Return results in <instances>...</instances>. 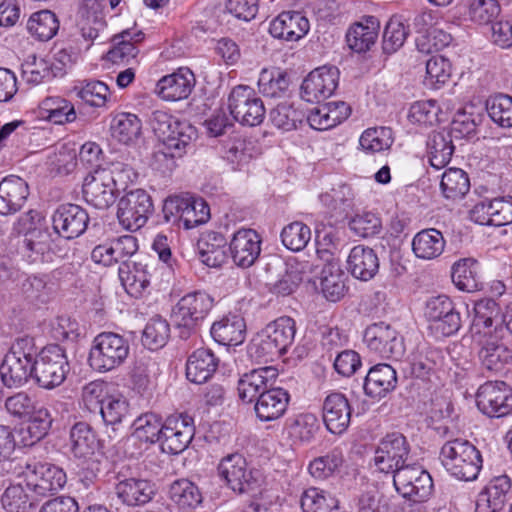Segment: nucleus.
<instances>
[{"label": "nucleus", "mask_w": 512, "mask_h": 512, "mask_svg": "<svg viewBox=\"0 0 512 512\" xmlns=\"http://www.w3.org/2000/svg\"><path fill=\"white\" fill-rule=\"evenodd\" d=\"M440 460L451 476L462 481L475 480L483 465L479 449L462 438L446 441L440 450Z\"/></svg>", "instance_id": "nucleus-1"}, {"label": "nucleus", "mask_w": 512, "mask_h": 512, "mask_svg": "<svg viewBox=\"0 0 512 512\" xmlns=\"http://www.w3.org/2000/svg\"><path fill=\"white\" fill-rule=\"evenodd\" d=\"M35 341L29 336L16 338L0 365V376L8 388H18L33 379Z\"/></svg>", "instance_id": "nucleus-2"}, {"label": "nucleus", "mask_w": 512, "mask_h": 512, "mask_svg": "<svg viewBox=\"0 0 512 512\" xmlns=\"http://www.w3.org/2000/svg\"><path fill=\"white\" fill-rule=\"evenodd\" d=\"M214 298L205 290H195L181 297L171 312V321L179 337L188 339L208 316L214 306Z\"/></svg>", "instance_id": "nucleus-3"}, {"label": "nucleus", "mask_w": 512, "mask_h": 512, "mask_svg": "<svg viewBox=\"0 0 512 512\" xmlns=\"http://www.w3.org/2000/svg\"><path fill=\"white\" fill-rule=\"evenodd\" d=\"M14 473L24 479L30 491L41 497L54 494L64 487L67 480L62 468L36 458L19 461L14 467Z\"/></svg>", "instance_id": "nucleus-4"}, {"label": "nucleus", "mask_w": 512, "mask_h": 512, "mask_svg": "<svg viewBox=\"0 0 512 512\" xmlns=\"http://www.w3.org/2000/svg\"><path fill=\"white\" fill-rule=\"evenodd\" d=\"M151 125L161 143L181 157L193 147V142L197 139L194 126L163 111L153 113Z\"/></svg>", "instance_id": "nucleus-5"}, {"label": "nucleus", "mask_w": 512, "mask_h": 512, "mask_svg": "<svg viewBox=\"0 0 512 512\" xmlns=\"http://www.w3.org/2000/svg\"><path fill=\"white\" fill-rule=\"evenodd\" d=\"M35 383L47 390L60 386L70 372V364L65 349L58 344H50L38 351L35 346Z\"/></svg>", "instance_id": "nucleus-6"}, {"label": "nucleus", "mask_w": 512, "mask_h": 512, "mask_svg": "<svg viewBox=\"0 0 512 512\" xmlns=\"http://www.w3.org/2000/svg\"><path fill=\"white\" fill-rule=\"evenodd\" d=\"M129 353L127 338L114 332H102L92 342L88 361L94 370L104 373L120 367Z\"/></svg>", "instance_id": "nucleus-7"}, {"label": "nucleus", "mask_w": 512, "mask_h": 512, "mask_svg": "<svg viewBox=\"0 0 512 512\" xmlns=\"http://www.w3.org/2000/svg\"><path fill=\"white\" fill-rule=\"evenodd\" d=\"M218 473L227 487L239 495L253 496L260 491V472L250 467L240 453H232L222 458L218 465Z\"/></svg>", "instance_id": "nucleus-8"}, {"label": "nucleus", "mask_w": 512, "mask_h": 512, "mask_svg": "<svg viewBox=\"0 0 512 512\" xmlns=\"http://www.w3.org/2000/svg\"><path fill=\"white\" fill-rule=\"evenodd\" d=\"M424 316L429 323L428 329L436 338L457 334L463 324L460 310L444 294L432 296L426 301Z\"/></svg>", "instance_id": "nucleus-9"}, {"label": "nucleus", "mask_w": 512, "mask_h": 512, "mask_svg": "<svg viewBox=\"0 0 512 512\" xmlns=\"http://www.w3.org/2000/svg\"><path fill=\"white\" fill-rule=\"evenodd\" d=\"M363 341L370 352L383 359L400 360L405 354L403 336L391 324L384 321L367 326Z\"/></svg>", "instance_id": "nucleus-10"}, {"label": "nucleus", "mask_w": 512, "mask_h": 512, "mask_svg": "<svg viewBox=\"0 0 512 512\" xmlns=\"http://www.w3.org/2000/svg\"><path fill=\"white\" fill-rule=\"evenodd\" d=\"M228 109L235 121L250 127L260 125L266 114L262 99L247 85H238L231 90Z\"/></svg>", "instance_id": "nucleus-11"}, {"label": "nucleus", "mask_w": 512, "mask_h": 512, "mask_svg": "<svg viewBox=\"0 0 512 512\" xmlns=\"http://www.w3.org/2000/svg\"><path fill=\"white\" fill-rule=\"evenodd\" d=\"M410 443L400 432L388 433L383 437L375 451L374 462L379 471L395 475L408 466Z\"/></svg>", "instance_id": "nucleus-12"}, {"label": "nucleus", "mask_w": 512, "mask_h": 512, "mask_svg": "<svg viewBox=\"0 0 512 512\" xmlns=\"http://www.w3.org/2000/svg\"><path fill=\"white\" fill-rule=\"evenodd\" d=\"M153 209L150 195L143 189H135L120 198L117 218L125 229L136 231L146 224Z\"/></svg>", "instance_id": "nucleus-13"}, {"label": "nucleus", "mask_w": 512, "mask_h": 512, "mask_svg": "<svg viewBox=\"0 0 512 512\" xmlns=\"http://www.w3.org/2000/svg\"><path fill=\"white\" fill-rule=\"evenodd\" d=\"M479 411L490 418H501L512 412V388L504 381H487L476 392Z\"/></svg>", "instance_id": "nucleus-14"}, {"label": "nucleus", "mask_w": 512, "mask_h": 512, "mask_svg": "<svg viewBox=\"0 0 512 512\" xmlns=\"http://www.w3.org/2000/svg\"><path fill=\"white\" fill-rule=\"evenodd\" d=\"M339 75V69L333 65L314 69L301 84V98L309 103H320L329 98L338 87Z\"/></svg>", "instance_id": "nucleus-15"}, {"label": "nucleus", "mask_w": 512, "mask_h": 512, "mask_svg": "<svg viewBox=\"0 0 512 512\" xmlns=\"http://www.w3.org/2000/svg\"><path fill=\"white\" fill-rule=\"evenodd\" d=\"M195 434L194 419L188 414H173L163 423L160 446L163 452L179 454L191 443Z\"/></svg>", "instance_id": "nucleus-16"}, {"label": "nucleus", "mask_w": 512, "mask_h": 512, "mask_svg": "<svg viewBox=\"0 0 512 512\" xmlns=\"http://www.w3.org/2000/svg\"><path fill=\"white\" fill-rule=\"evenodd\" d=\"M396 490L410 500H428L434 483L430 473L421 466L408 465L393 475Z\"/></svg>", "instance_id": "nucleus-17"}, {"label": "nucleus", "mask_w": 512, "mask_h": 512, "mask_svg": "<svg viewBox=\"0 0 512 512\" xmlns=\"http://www.w3.org/2000/svg\"><path fill=\"white\" fill-rule=\"evenodd\" d=\"M469 217L473 222L486 226L512 224V196L481 198L470 209Z\"/></svg>", "instance_id": "nucleus-18"}, {"label": "nucleus", "mask_w": 512, "mask_h": 512, "mask_svg": "<svg viewBox=\"0 0 512 512\" xmlns=\"http://www.w3.org/2000/svg\"><path fill=\"white\" fill-rule=\"evenodd\" d=\"M279 371L274 366H264L244 373L238 380V396L244 403H254L275 383Z\"/></svg>", "instance_id": "nucleus-19"}, {"label": "nucleus", "mask_w": 512, "mask_h": 512, "mask_svg": "<svg viewBox=\"0 0 512 512\" xmlns=\"http://www.w3.org/2000/svg\"><path fill=\"white\" fill-rule=\"evenodd\" d=\"M287 53L273 55V64L263 68L258 78L259 91L266 97L284 98L288 92Z\"/></svg>", "instance_id": "nucleus-20"}, {"label": "nucleus", "mask_w": 512, "mask_h": 512, "mask_svg": "<svg viewBox=\"0 0 512 512\" xmlns=\"http://www.w3.org/2000/svg\"><path fill=\"white\" fill-rule=\"evenodd\" d=\"M54 231L65 239H75L87 229L89 215L76 204L60 205L52 216Z\"/></svg>", "instance_id": "nucleus-21"}, {"label": "nucleus", "mask_w": 512, "mask_h": 512, "mask_svg": "<svg viewBox=\"0 0 512 512\" xmlns=\"http://www.w3.org/2000/svg\"><path fill=\"white\" fill-rule=\"evenodd\" d=\"M111 177L105 169H95L84 180L85 200L97 209H106L115 201L117 188Z\"/></svg>", "instance_id": "nucleus-22"}, {"label": "nucleus", "mask_w": 512, "mask_h": 512, "mask_svg": "<svg viewBox=\"0 0 512 512\" xmlns=\"http://www.w3.org/2000/svg\"><path fill=\"white\" fill-rule=\"evenodd\" d=\"M261 236L253 229H239L229 243L233 263L241 268L251 267L261 253Z\"/></svg>", "instance_id": "nucleus-23"}, {"label": "nucleus", "mask_w": 512, "mask_h": 512, "mask_svg": "<svg viewBox=\"0 0 512 512\" xmlns=\"http://www.w3.org/2000/svg\"><path fill=\"white\" fill-rule=\"evenodd\" d=\"M323 422L332 434H342L349 427L352 408L345 394L334 391L326 396L322 406Z\"/></svg>", "instance_id": "nucleus-24"}, {"label": "nucleus", "mask_w": 512, "mask_h": 512, "mask_svg": "<svg viewBox=\"0 0 512 512\" xmlns=\"http://www.w3.org/2000/svg\"><path fill=\"white\" fill-rule=\"evenodd\" d=\"M195 86V76L187 68H179L176 72L163 76L156 85L157 94L166 101H180L188 98Z\"/></svg>", "instance_id": "nucleus-25"}, {"label": "nucleus", "mask_w": 512, "mask_h": 512, "mask_svg": "<svg viewBox=\"0 0 512 512\" xmlns=\"http://www.w3.org/2000/svg\"><path fill=\"white\" fill-rule=\"evenodd\" d=\"M380 30V22L372 15L363 16L358 22L348 28L345 39L353 52L362 54L369 51L375 45Z\"/></svg>", "instance_id": "nucleus-26"}, {"label": "nucleus", "mask_w": 512, "mask_h": 512, "mask_svg": "<svg viewBox=\"0 0 512 512\" xmlns=\"http://www.w3.org/2000/svg\"><path fill=\"white\" fill-rule=\"evenodd\" d=\"M29 196L27 182L19 176L9 175L0 181V215L17 213L25 205Z\"/></svg>", "instance_id": "nucleus-27"}, {"label": "nucleus", "mask_w": 512, "mask_h": 512, "mask_svg": "<svg viewBox=\"0 0 512 512\" xmlns=\"http://www.w3.org/2000/svg\"><path fill=\"white\" fill-rule=\"evenodd\" d=\"M510 492V477L506 474L494 476L478 495L476 510L478 512H499L509 500Z\"/></svg>", "instance_id": "nucleus-28"}, {"label": "nucleus", "mask_w": 512, "mask_h": 512, "mask_svg": "<svg viewBox=\"0 0 512 512\" xmlns=\"http://www.w3.org/2000/svg\"><path fill=\"white\" fill-rule=\"evenodd\" d=\"M396 370L389 364H377L371 367L363 381L366 396L380 400L397 387Z\"/></svg>", "instance_id": "nucleus-29"}, {"label": "nucleus", "mask_w": 512, "mask_h": 512, "mask_svg": "<svg viewBox=\"0 0 512 512\" xmlns=\"http://www.w3.org/2000/svg\"><path fill=\"white\" fill-rule=\"evenodd\" d=\"M379 267V258L374 249L359 244L350 250L347 269L355 279L369 281L377 275Z\"/></svg>", "instance_id": "nucleus-30"}, {"label": "nucleus", "mask_w": 512, "mask_h": 512, "mask_svg": "<svg viewBox=\"0 0 512 512\" xmlns=\"http://www.w3.org/2000/svg\"><path fill=\"white\" fill-rule=\"evenodd\" d=\"M119 279L125 291L135 297H140L150 284L148 264L142 259L123 262L118 269Z\"/></svg>", "instance_id": "nucleus-31"}, {"label": "nucleus", "mask_w": 512, "mask_h": 512, "mask_svg": "<svg viewBox=\"0 0 512 512\" xmlns=\"http://www.w3.org/2000/svg\"><path fill=\"white\" fill-rule=\"evenodd\" d=\"M215 342L223 346H237L245 340L246 324L238 314H228L215 321L210 329Z\"/></svg>", "instance_id": "nucleus-32"}, {"label": "nucleus", "mask_w": 512, "mask_h": 512, "mask_svg": "<svg viewBox=\"0 0 512 512\" xmlns=\"http://www.w3.org/2000/svg\"><path fill=\"white\" fill-rule=\"evenodd\" d=\"M144 39L140 30L125 29L112 37L113 46L106 54V59L113 64L129 63L138 53L137 45Z\"/></svg>", "instance_id": "nucleus-33"}, {"label": "nucleus", "mask_w": 512, "mask_h": 512, "mask_svg": "<svg viewBox=\"0 0 512 512\" xmlns=\"http://www.w3.org/2000/svg\"><path fill=\"white\" fill-rule=\"evenodd\" d=\"M481 367L492 373H507L512 370V349L502 343L485 342L478 351Z\"/></svg>", "instance_id": "nucleus-34"}, {"label": "nucleus", "mask_w": 512, "mask_h": 512, "mask_svg": "<svg viewBox=\"0 0 512 512\" xmlns=\"http://www.w3.org/2000/svg\"><path fill=\"white\" fill-rule=\"evenodd\" d=\"M219 359L208 348L195 350L186 362V377L190 382L202 384L208 381L215 373Z\"/></svg>", "instance_id": "nucleus-35"}, {"label": "nucleus", "mask_w": 512, "mask_h": 512, "mask_svg": "<svg viewBox=\"0 0 512 512\" xmlns=\"http://www.w3.org/2000/svg\"><path fill=\"white\" fill-rule=\"evenodd\" d=\"M71 452L74 457L87 461L100 450L96 433L85 422L74 424L70 430Z\"/></svg>", "instance_id": "nucleus-36"}, {"label": "nucleus", "mask_w": 512, "mask_h": 512, "mask_svg": "<svg viewBox=\"0 0 512 512\" xmlns=\"http://www.w3.org/2000/svg\"><path fill=\"white\" fill-rule=\"evenodd\" d=\"M115 494L127 506H140L152 499L155 489L148 480L129 478L116 484Z\"/></svg>", "instance_id": "nucleus-37"}, {"label": "nucleus", "mask_w": 512, "mask_h": 512, "mask_svg": "<svg viewBox=\"0 0 512 512\" xmlns=\"http://www.w3.org/2000/svg\"><path fill=\"white\" fill-rule=\"evenodd\" d=\"M455 151L452 136L446 131H433L426 141V152L431 167L440 170L451 161Z\"/></svg>", "instance_id": "nucleus-38"}, {"label": "nucleus", "mask_w": 512, "mask_h": 512, "mask_svg": "<svg viewBox=\"0 0 512 512\" xmlns=\"http://www.w3.org/2000/svg\"><path fill=\"white\" fill-rule=\"evenodd\" d=\"M199 256L203 264L219 268L228 261L227 240L222 233L209 232L198 243Z\"/></svg>", "instance_id": "nucleus-39"}, {"label": "nucleus", "mask_w": 512, "mask_h": 512, "mask_svg": "<svg viewBox=\"0 0 512 512\" xmlns=\"http://www.w3.org/2000/svg\"><path fill=\"white\" fill-rule=\"evenodd\" d=\"M254 405L257 417L261 421H272L281 417L288 407V392L283 388L270 387Z\"/></svg>", "instance_id": "nucleus-40"}, {"label": "nucleus", "mask_w": 512, "mask_h": 512, "mask_svg": "<svg viewBox=\"0 0 512 512\" xmlns=\"http://www.w3.org/2000/svg\"><path fill=\"white\" fill-rule=\"evenodd\" d=\"M443 352L435 347L418 348L410 360L411 374L415 378L430 380L432 375L443 366Z\"/></svg>", "instance_id": "nucleus-41"}, {"label": "nucleus", "mask_w": 512, "mask_h": 512, "mask_svg": "<svg viewBox=\"0 0 512 512\" xmlns=\"http://www.w3.org/2000/svg\"><path fill=\"white\" fill-rule=\"evenodd\" d=\"M345 458L343 451L335 447L325 455L312 459L307 467L309 475L316 481H325L335 478L341 473Z\"/></svg>", "instance_id": "nucleus-42"}, {"label": "nucleus", "mask_w": 512, "mask_h": 512, "mask_svg": "<svg viewBox=\"0 0 512 512\" xmlns=\"http://www.w3.org/2000/svg\"><path fill=\"white\" fill-rule=\"evenodd\" d=\"M451 278L460 291L472 293L482 289L479 262L474 258H462L456 261L451 269Z\"/></svg>", "instance_id": "nucleus-43"}, {"label": "nucleus", "mask_w": 512, "mask_h": 512, "mask_svg": "<svg viewBox=\"0 0 512 512\" xmlns=\"http://www.w3.org/2000/svg\"><path fill=\"white\" fill-rule=\"evenodd\" d=\"M168 496L171 502L182 511L195 510L203 500L198 486L186 478L173 481L169 487Z\"/></svg>", "instance_id": "nucleus-44"}, {"label": "nucleus", "mask_w": 512, "mask_h": 512, "mask_svg": "<svg viewBox=\"0 0 512 512\" xmlns=\"http://www.w3.org/2000/svg\"><path fill=\"white\" fill-rule=\"evenodd\" d=\"M446 241L441 231L427 228L418 232L412 240V250L416 257L431 260L439 257L445 248Z\"/></svg>", "instance_id": "nucleus-45"}, {"label": "nucleus", "mask_w": 512, "mask_h": 512, "mask_svg": "<svg viewBox=\"0 0 512 512\" xmlns=\"http://www.w3.org/2000/svg\"><path fill=\"white\" fill-rule=\"evenodd\" d=\"M345 279L341 265L330 264L327 267H322L319 276L320 288L327 301L336 303L345 296L348 291Z\"/></svg>", "instance_id": "nucleus-46"}, {"label": "nucleus", "mask_w": 512, "mask_h": 512, "mask_svg": "<svg viewBox=\"0 0 512 512\" xmlns=\"http://www.w3.org/2000/svg\"><path fill=\"white\" fill-rule=\"evenodd\" d=\"M472 330L476 334H490L494 321L501 314V307L493 298H482L475 301Z\"/></svg>", "instance_id": "nucleus-47"}, {"label": "nucleus", "mask_w": 512, "mask_h": 512, "mask_svg": "<svg viewBox=\"0 0 512 512\" xmlns=\"http://www.w3.org/2000/svg\"><path fill=\"white\" fill-rule=\"evenodd\" d=\"M142 123L137 115L127 112L116 114L110 124L111 135L118 142L131 144L141 134Z\"/></svg>", "instance_id": "nucleus-48"}, {"label": "nucleus", "mask_w": 512, "mask_h": 512, "mask_svg": "<svg viewBox=\"0 0 512 512\" xmlns=\"http://www.w3.org/2000/svg\"><path fill=\"white\" fill-rule=\"evenodd\" d=\"M471 187L467 172L460 168H448L442 175L440 189L442 195L456 201L465 197Z\"/></svg>", "instance_id": "nucleus-49"}, {"label": "nucleus", "mask_w": 512, "mask_h": 512, "mask_svg": "<svg viewBox=\"0 0 512 512\" xmlns=\"http://www.w3.org/2000/svg\"><path fill=\"white\" fill-rule=\"evenodd\" d=\"M42 117L54 124H65L73 122L77 115L74 105L59 96L45 98L40 104Z\"/></svg>", "instance_id": "nucleus-50"}, {"label": "nucleus", "mask_w": 512, "mask_h": 512, "mask_svg": "<svg viewBox=\"0 0 512 512\" xmlns=\"http://www.w3.org/2000/svg\"><path fill=\"white\" fill-rule=\"evenodd\" d=\"M23 257L30 263L46 262L51 258V240L48 231L31 232L23 239Z\"/></svg>", "instance_id": "nucleus-51"}, {"label": "nucleus", "mask_w": 512, "mask_h": 512, "mask_svg": "<svg viewBox=\"0 0 512 512\" xmlns=\"http://www.w3.org/2000/svg\"><path fill=\"white\" fill-rule=\"evenodd\" d=\"M485 110L491 121L501 128H512V97L495 93L485 100Z\"/></svg>", "instance_id": "nucleus-52"}, {"label": "nucleus", "mask_w": 512, "mask_h": 512, "mask_svg": "<svg viewBox=\"0 0 512 512\" xmlns=\"http://www.w3.org/2000/svg\"><path fill=\"white\" fill-rule=\"evenodd\" d=\"M319 199L329 209V212L337 217L348 215L354 205V194L347 184H342L330 192L321 194Z\"/></svg>", "instance_id": "nucleus-53"}, {"label": "nucleus", "mask_w": 512, "mask_h": 512, "mask_svg": "<svg viewBox=\"0 0 512 512\" xmlns=\"http://www.w3.org/2000/svg\"><path fill=\"white\" fill-rule=\"evenodd\" d=\"M163 423L159 415L146 412L132 422L133 435L145 443H160Z\"/></svg>", "instance_id": "nucleus-54"}, {"label": "nucleus", "mask_w": 512, "mask_h": 512, "mask_svg": "<svg viewBox=\"0 0 512 512\" xmlns=\"http://www.w3.org/2000/svg\"><path fill=\"white\" fill-rule=\"evenodd\" d=\"M29 33L40 41L52 39L59 30V20L50 10H41L33 13L28 22Z\"/></svg>", "instance_id": "nucleus-55"}, {"label": "nucleus", "mask_w": 512, "mask_h": 512, "mask_svg": "<svg viewBox=\"0 0 512 512\" xmlns=\"http://www.w3.org/2000/svg\"><path fill=\"white\" fill-rule=\"evenodd\" d=\"M106 425H111L113 430L131 420L130 406L123 397L107 396L99 410Z\"/></svg>", "instance_id": "nucleus-56"}, {"label": "nucleus", "mask_w": 512, "mask_h": 512, "mask_svg": "<svg viewBox=\"0 0 512 512\" xmlns=\"http://www.w3.org/2000/svg\"><path fill=\"white\" fill-rule=\"evenodd\" d=\"M483 118L481 113L474 111L473 106L459 110L451 121L448 133L455 138H471L476 135L477 127L482 123Z\"/></svg>", "instance_id": "nucleus-57"}, {"label": "nucleus", "mask_w": 512, "mask_h": 512, "mask_svg": "<svg viewBox=\"0 0 512 512\" xmlns=\"http://www.w3.org/2000/svg\"><path fill=\"white\" fill-rule=\"evenodd\" d=\"M320 428L318 418L312 413H299L290 423V439L294 444L311 443Z\"/></svg>", "instance_id": "nucleus-58"}, {"label": "nucleus", "mask_w": 512, "mask_h": 512, "mask_svg": "<svg viewBox=\"0 0 512 512\" xmlns=\"http://www.w3.org/2000/svg\"><path fill=\"white\" fill-rule=\"evenodd\" d=\"M393 142V131L385 126L367 128L359 138L362 150L372 154L388 150Z\"/></svg>", "instance_id": "nucleus-59"}, {"label": "nucleus", "mask_w": 512, "mask_h": 512, "mask_svg": "<svg viewBox=\"0 0 512 512\" xmlns=\"http://www.w3.org/2000/svg\"><path fill=\"white\" fill-rule=\"evenodd\" d=\"M288 327V317L282 316L270 323L267 327V339L262 340L260 347L269 354L282 355L288 348V336L286 328Z\"/></svg>", "instance_id": "nucleus-60"}, {"label": "nucleus", "mask_w": 512, "mask_h": 512, "mask_svg": "<svg viewBox=\"0 0 512 512\" xmlns=\"http://www.w3.org/2000/svg\"><path fill=\"white\" fill-rule=\"evenodd\" d=\"M74 90L82 101L97 108L105 107L111 97L109 87L98 80L81 83L75 86Z\"/></svg>", "instance_id": "nucleus-61"}, {"label": "nucleus", "mask_w": 512, "mask_h": 512, "mask_svg": "<svg viewBox=\"0 0 512 512\" xmlns=\"http://www.w3.org/2000/svg\"><path fill=\"white\" fill-rule=\"evenodd\" d=\"M467 9L469 19L479 25H490L501 13L498 0H467Z\"/></svg>", "instance_id": "nucleus-62"}, {"label": "nucleus", "mask_w": 512, "mask_h": 512, "mask_svg": "<svg viewBox=\"0 0 512 512\" xmlns=\"http://www.w3.org/2000/svg\"><path fill=\"white\" fill-rule=\"evenodd\" d=\"M169 335V323L162 317L156 316L146 324L141 340L149 350H157L166 344Z\"/></svg>", "instance_id": "nucleus-63"}, {"label": "nucleus", "mask_w": 512, "mask_h": 512, "mask_svg": "<svg viewBox=\"0 0 512 512\" xmlns=\"http://www.w3.org/2000/svg\"><path fill=\"white\" fill-rule=\"evenodd\" d=\"M1 504L7 512H28L33 507V499L22 484H10L1 495Z\"/></svg>", "instance_id": "nucleus-64"}]
</instances>
